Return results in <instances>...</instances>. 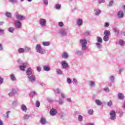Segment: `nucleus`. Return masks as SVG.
<instances>
[{
    "instance_id": "nucleus-1",
    "label": "nucleus",
    "mask_w": 125,
    "mask_h": 125,
    "mask_svg": "<svg viewBox=\"0 0 125 125\" xmlns=\"http://www.w3.org/2000/svg\"><path fill=\"white\" fill-rule=\"evenodd\" d=\"M80 42L82 45V51L86 50V48H87V45H86L87 44V41L85 39H81Z\"/></svg>"
},
{
    "instance_id": "nucleus-2",
    "label": "nucleus",
    "mask_w": 125,
    "mask_h": 125,
    "mask_svg": "<svg viewBox=\"0 0 125 125\" xmlns=\"http://www.w3.org/2000/svg\"><path fill=\"white\" fill-rule=\"evenodd\" d=\"M35 49L37 52L40 53V54H44V53H45V50L42 48V45L40 44H37L36 45Z\"/></svg>"
},
{
    "instance_id": "nucleus-3",
    "label": "nucleus",
    "mask_w": 125,
    "mask_h": 125,
    "mask_svg": "<svg viewBox=\"0 0 125 125\" xmlns=\"http://www.w3.org/2000/svg\"><path fill=\"white\" fill-rule=\"evenodd\" d=\"M104 36L103 40L104 42H108L109 41V35H111V32L109 30H105L104 31Z\"/></svg>"
},
{
    "instance_id": "nucleus-4",
    "label": "nucleus",
    "mask_w": 125,
    "mask_h": 125,
    "mask_svg": "<svg viewBox=\"0 0 125 125\" xmlns=\"http://www.w3.org/2000/svg\"><path fill=\"white\" fill-rule=\"evenodd\" d=\"M110 120H111V121H116V119H117V117L116 116V111H111L109 113Z\"/></svg>"
},
{
    "instance_id": "nucleus-5",
    "label": "nucleus",
    "mask_w": 125,
    "mask_h": 125,
    "mask_svg": "<svg viewBox=\"0 0 125 125\" xmlns=\"http://www.w3.org/2000/svg\"><path fill=\"white\" fill-rule=\"evenodd\" d=\"M39 24L40 26L43 28L46 27V20L44 19H40L39 21Z\"/></svg>"
},
{
    "instance_id": "nucleus-6",
    "label": "nucleus",
    "mask_w": 125,
    "mask_h": 125,
    "mask_svg": "<svg viewBox=\"0 0 125 125\" xmlns=\"http://www.w3.org/2000/svg\"><path fill=\"white\" fill-rule=\"evenodd\" d=\"M67 33H68V31H67V29L65 28H61L59 31V34L61 35V36H66Z\"/></svg>"
},
{
    "instance_id": "nucleus-7",
    "label": "nucleus",
    "mask_w": 125,
    "mask_h": 125,
    "mask_svg": "<svg viewBox=\"0 0 125 125\" xmlns=\"http://www.w3.org/2000/svg\"><path fill=\"white\" fill-rule=\"evenodd\" d=\"M15 26L17 29H21L22 28V23H21L20 21H15Z\"/></svg>"
},
{
    "instance_id": "nucleus-8",
    "label": "nucleus",
    "mask_w": 125,
    "mask_h": 125,
    "mask_svg": "<svg viewBox=\"0 0 125 125\" xmlns=\"http://www.w3.org/2000/svg\"><path fill=\"white\" fill-rule=\"evenodd\" d=\"M16 19L19 21H23V20H25V19H26V18L22 15H21L19 14H17L16 15Z\"/></svg>"
},
{
    "instance_id": "nucleus-9",
    "label": "nucleus",
    "mask_w": 125,
    "mask_h": 125,
    "mask_svg": "<svg viewBox=\"0 0 125 125\" xmlns=\"http://www.w3.org/2000/svg\"><path fill=\"white\" fill-rule=\"evenodd\" d=\"M28 80L30 83H34L36 82V77L34 75H30L28 76Z\"/></svg>"
},
{
    "instance_id": "nucleus-10",
    "label": "nucleus",
    "mask_w": 125,
    "mask_h": 125,
    "mask_svg": "<svg viewBox=\"0 0 125 125\" xmlns=\"http://www.w3.org/2000/svg\"><path fill=\"white\" fill-rule=\"evenodd\" d=\"M61 64L62 67V69H67V68L69 67V65H68V63H66V61H65L62 62Z\"/></svg>"
},
{
    "instance_id": "nucleus-11",
    "label": "nucleus",
    "mask_w": 125,
    "mask_h": 125,
    "mask_svg": "<svg viewBox=\"0 0 125 125\" xmlns=\"http://www.w3.org/2000/svg\"><path fill=\"white\" fill-rule=\"evenodd\" d=\"M88 83L90 87H95V85H96L95 82L93 81H89Z\"/></svg>"
},
{
    "instance_id": "nucleus-12",
    "label": "nucleus",
    "mask_w": 125,
    "mask_h": 125,
    "mask_svg": "<svg viewBox=\"0 0 125 125\" xmlns=\"http://www.w3.org/2000/svg\"><path fill=\"white\" fill-rule=\"evenodd\" d=\"M57 114V111L54 108H52L50 111V116H55Z\"/></svg>"
},
{
    "instance_id": "nucleus-13",
    "label": "nucleus",
    "mask_w": 125,
    "mask_h": 125,
    "mask_svg": "<svg viewBox=\"0 0 125 125\" xmlns=\"http://www.w3.org/2000/svg\"><path fill=\"white\" fill-rule=\"evenodd\" d=\"M62 57L64 59H68V58H69V54H68V53L66 52H63L62 55Z\"/></svg>"
},
{
    "instance_id": "nucleus-14",
    "label": "nucleus",
    "mask_w": 125,
    "mask_h": 125,
    "mask_svg": "<svg viewBox=\"0 0 125 125\" xmlns=\"http://www.w3.org/2000/svg\"><path fill=\"white\" fill-rule=\"evenodd\" d=\"M30 117H31V116L30 115V114H24V115L23 116V119L24 121H28V120H29L30 119Z\"/></svg>"
},
{
    "instance_id": "nucleus-15",
    "label": "nucleus",
    "mask_w": 125,
    "mask_h": 125,
    "mask_svg": "<svg viewBox=\"0 0 125 125\" xmlns=\"http://www.w3.org/2000/svg\"><path fill=\"white\" fill-rule=\"evenodd\" d=\"M118 98L120 100H123V99H125V96H124V94L122 93H119L117 95Z\"/></svg>"
},
{
    "instance_id": "nucleus-16",
    "label": "nucleus",
    "mask_w": 125,
    "mask_h": 125,
    "mask_svg": "<svg viewBox=\"0 0 125 125\" xmlns=\"http://www.w3.org/2000/svg\"><path fill=\"white\" fill-rule=\"evenodd\" d=\"M32 72H33V70H32L31 68H27L26 70V74L27 76H31V75H32Z\"/></svg>"
},
{
    "instance_id": "nucleus-17",
    "label": "nucleus",
    "mask_w": 125,
    "mask_h": 125,
    "mask_svg": "<svg viewBox=\"0 0 125 125\" xmlns=\"http://www.w3.org/2000/svg\"><path fill=\"white\" fill-rule=\"evenodd\" d=\"M40 123L41 125H45V124H46V120L45 119V118L44 117L41 118V119L40 120Z\"/></svg>"
},
{
    "instance_id": "nucleus-18",
    "label": "nucleus",
    "mask_w": 125,
    "mask_h": 125,
    "mask_svg": "<svg viewBox=\"0 0 125 125\" xmlns=\"http://www.w3.org/2000/svg\"><path fill=\"white\" fill-rule=\"evenodd\" d=\"M118 18H123L124 17V12L123 11H119L118 13Z\"/></svg>"
},
{
    "instance_id": "nucleus-19",
    "label": "nucleus",
    "mask_w": 125,
    "mask_h": 125,
    "mask_svg": "<svg viewBox=\"0 0 125 125\" xmlns=\"http://www.w3.org/2000/svg\"><path fill=\"white\" fill-rule=\"evenodd\" d=\"M83 19H79L77 21V23L78 26H82V25H83Z\"/></svg>"
},
{
    "instance_id": "nucleus-20",
    "label": "nucleus",
    "mask_w": 125,
    "mask_h": 125,
    "mask_svg": "<svg viewBox=\"0 0 125 125\" xmlns=\"http://www.w3.org/2000/svg\"><path fill=\"white\" fill-rule=\"evenodd\" d=\"M43 70L45 71L46 72H48L49 71H50V67L48 65L43 66Z\"/></svg>"
},
{
    "instance_id": "nucleus-21",
    "label": "nucleus",
    "mask_w": 125,
    "mask_h": 125,
    "mask_svg": "<svg viewBox=\"0 0 125 125\" xmlns=\"http://www.w3.org/2000/svg\"><path fill=\"white\" fill-rule=\"evenodd\" d=\"M113 31L116 36H119V35H120V30L118 29L113 28Z\"/></svg>"
},
{
    "instance_id": "nucleus-22",
    "label": "nucleus",
    "mask_w": 125,
    "mask_h": 125,
    "mask_svg": "<svg viewBox=\"0 0 125 125\" xmlns=\"http://www.w3.org/2000/svg\"><path fill=\"white\" fill-rule=\"evenodd\" d=\"M21 110H22L23 112H27V106H26V105L22 104L21 106Z\"/></svg>"
},
{
    "instance_id": "nucleus-23",
    "label": "nucleus",
    "mask_w": 125,
    "mask_h": 125,
    "mask_svg": "<svg viewBox=\"0 0 125 125\" xmlns=\"http://www.w3.org/2000/svg\"><path fill=\"white\" fill-rule=\"evenodd\" d=\"M96 46L98 49H101L102 48V43L97 42L96 43Z\"/></svg>"
},
{
    "instance_id": "nucleus-24",
    "label": "nucleus",
    "mask_w": 125,
    "mask_h": 125,
    "mask_svg": "<svg viewBox=\"0 0 125 125\" xmlns=\"http://www.w3.org/2000/svg\"><path fill=\"white\" fill-rule=\"evenodd\" d=\"M26 66H27L26 63L23 64L22 65H20L19 66L20 70H21V71H25V68H26Z\"/></svg>"
},
{
    "instance_id": "nucleus-25",
    "label": "nucleus",
    "mask_w": 125,
    "mask_h": 125,
    "mask_svg": "<svg viewBox=\"0 0 125 125\" xmlns=\"http://www.w3.org/2000/svg\"><path fill=\"white\" fill-rule=\"evenodd\" d=\"M95 102L98 106H101L102 105V102L99 100H95Z\"/></svg>"
},
{
    "instance_id": "nucleus-26",
    "label": "nucleus",
    "mask_w": 125,
    "mask_h": 125,
    "mask_svg": "<svg viewBox=\"0 0 125 125\" xmlns=\"http://www.w3.org/2000/svg\"><path fill=\"white\" fill-rule=\"evenodd\" d=\"M11 81H13V82L16 81V77H15V75L14 74H12L9 76Z\"/></svg>"
},
{
    "instance_id": "nucleus-27",
    "label": "nucleus",
    "mask_w": 125,
    "mask_h": 125,
    "mask_svg": "<svg viewBox=\"0 0 125 125\" xmlns=\"http://www.w3.org/2000/svg\"><path fill=\"white\" fill-rule=\"evenodd\" d=\"M58 103L60 105H63V104H64V99H62V98H60Z\"/></svg>"
},
{
    "instance_id": "nucleus-28",
    "label": "nucleus",
    "mask_w": 125,
    "mask_h": 125,
    "mask_svg": "<svg viewBox=\"0 0 125 125\" xmlns=\"http://www.w3.org/2000/svg\"><path fill=\"white\" fill-rule=\"evenodd\" d=\"M9 2H11L12 4H18V0H8Z\"/></svg>"
},
{
    "instance_id": "nucleus-29",
    "label": "nucleus",
    "mask_w": 125,
    "mask_h": 125,
    "mask_svg": "<svg viewBox=\"0 0 125 125\" xmlns=\"http://www.w3.org/2000/svg\"><path fill=\"white\" fill-rule=\"evenodd\" d=\"M56 73L58 75H63V71L59 68L56 69Z\"/></svg>"
},
{
    "instance_id": "nucleus-30",
    "label": "nucleus",
    "mask_w": 125,
    "mask_h": 125,
    "mask_svg": "<svg viewBox=\"0 0 125 125\" xmlns=\"http://www.w3.org/2000/svg\"><path fill=\"white\" fill-rule=\"evenodd\" d=\"M18 51L20 54L24 53V52H25V49L22 48H19L18 50Z\"/></svg>"
},
{
    "instance_id": "nucleus-31",
    "label": "nucleus",
    "mask_w": 125,
    "mask_h": 125,
    "mask_svg": "<svg viewBox=\"0 0 125 125\" xmlns=\"http://www.w3.org/2000/svg\"><path fill=\"white\" fill-rule=\"evenodd\" d=\"M76 53L77 55H79V56H82V55H83L84 53L83 51L77 50L76 51Z\"/></svg>"
},
{
    "instance_id": "nucleus-32",
    "label": "nucleus",
    "mask_w": 125,
    "mask_h": 125,
    "mask_svg": "<svg viewBox=\"0 0 125 125\" xmlns=\"http://www.w3.org/2000/svg\"><path fill=\"white\" fill-rule=\"evenodd\" d=\"M94 11L95 12V15H96L97 16L99 15L101 13V11L99 10V9L95 10Z\"/></svg>"
},
{
    "instance_id": "nucleus-33",
    "label": "nucleus",
    "mask_w": 125,
    "mask_h": 125,
    "mask_svg": "<svg viewBox=\"0 0 125 125\" xmlns=\"http://www.w3.org/2000/svg\"><path fill=\"white\" fill-rule=\"evenodd\" d=\"M97 42H99L101 43H102V42H103V41L102 40V38L100 37H97Z\"/></svg>"
},
{
    "instance_id": "nucleus-34",
    "label": "nucleus",
    "mask_w": 125,
    "mask_h": 125,
    "mask_svg": "<svg viewBox=\"0 0 125 125\" xmlns=\"http://www.w3.org/2000/svg\"><path fill=\"white\" fill-rule=\"evenodd\" d=\"M42 44H43L44 46H49V45H50V42H42Z\"/></svg>"
},
{
    "instance_id": "nucleus-35",
    "label": "nucleus",
    "mask_w": 125,
    "mask_h": 125,
    "mask_svg": "<svg viewBox=\"0 0 125 125\" xmlns=\"http://www.w3.org/2000/svg\"><path fill=\"white\" fill-rule=\"evenodd\" d=\"M55 7L57 10H60L61 9V4H57L55 5Z\"/></svg>"
},
{
    "instance_id": "nucleus-36",
    "label": "nucleus",
    "mask_w": 125,
    "mask_h": 125,
    "mask_svg": "<svg viewBox=\"0 0 125 125\" xmlns=\"http://www.w3.org/2000/svg\"><path fill=\"white\" fill-rule=\"evenodd\" d=\"M78 121L79 122H83V116L81 115L78 116Z\"/></svg>"
},
{
    "instance_id": "nucleus-37",
    "label": "nucleus",
    "mask_w": 125,
    "mask_h": 125,
    "mask_svg": "<svg viewBox=\"0 0 125 125\" xmlns=\"http://www.w3.org/2000/svg\"><path fill=\"white\" fill-rule=\"evenodd\" d=\"M61 98L62 99H65L66 98V95L65 94V93L61 92L60 93Z\"/></svg>"
},
{
    "instance_id": "nucleus-38",
    "label": "nucleus",
    "mask_w": 125,
    "mask_h": 125,
    "mask_svg": "<svg viewBox=\"0 0 125 125\" xmlns=\"http://www.w3.org/2000/svg\"><path fill=\"white\" fill-rule=\"evenodd\" d=\"M15 30V28L14 27H9L8 29V32H10V33H13Z\"/></svg>"
},
{
    "instance_id": "nucleus-39",
    "label": "nucleus",
    "mask_w": 125,
    "mask_h": 125,
    "mask_svg": "<svg viewBox=\"0 0 125 125\" xmlns=\"http://www.w3.org/2000/svg\"><path fill=\"white\" fill-rule=\"evenodd\" d=\"M5 16H6V17H7V18H11L12 17V15L10 12H6L5 13Z\"/></svg>"
},
{
    "instance_id": "nucleus-40",
    "label": "nucleus",
    "mask_w": 125,
    "mask_h": 125,
    "mask_svg": "<svg viewBox=\"0 0 125 125\" xmlns=\"http://www.w3.org/2000/svg\"><path fill=\"white\" fill-rule=\"evenodd\" d=\"M125 42L124 40H120L119 41V44H120V45H125Z\"/></svg>"
},
{
    "instance_id": "nucleus-41",
    "label": "nucleus",
    "mask_w": 125,
    "mask_h": 125,
    "mask_svg": "<svg viewBox=\"0 0 125 125\" xmlns=\"http://www.w3.org/2000/svg\"><path fill=\"white\" fill-rule=\"evenodd\" d=\"M110 81L111 83H114V82H115V77H114V76L111 75L110 77Z\"/></svg>"
},
{
    "instance_id": "nucleus-42",
    "label": "nucleus",
    "mask_w": 125,
    "mask_h": 125,
    "mask_svg": "<svg viewBox=\"0 0 125 125\" xmlns=\"http://www.w3.org/2000/svg\"><path fill=\"white\" fill-rule=\"evenodd\" d=\"M93 109H90L88 110V114H89V115H93Z\"/></svg>"
},
{
    "instance_id": "nucleus-43",
    "label": "nucleus",
    "mask_w": 125,
    "mask_h": 125,
    "mask_svg": "<svg viewBox=\"0 0 125 125\" xmlns=\"http://www.w3.org/2000/svg\"><path fill=\"white\" fill-rule=\"evenodd\" d=\"M17 105V101H14L12 103V107H16V106Z\"/></svg>"
},
{
    "instance_id": "nucleus-44",
    "label": "nucleus",
    "mask_w": 125,
    "mask_h": 125,
    "mask_svg": "<svg viewBox=\"0 0 125 125\" xmlns=\"http://www.w3.org/2000/svg\"><path fill=\"white\" fill-rule=\"evenodd\" d=\"M66 82L69 84H71V83H72V80H71V78H67Z\"/></svg>"
},
{
    "instance_id": "nucleus-45",
    "label": "nucleus",
    "mask_w": 125,
    "mask_h": 125,
    "mask_svg": "<svg viewBox=\"0 0 125 125\" xmlns=\"http://www.w3.org/2000/svg\"><path fill=\"white\" fill-rule=\"evenodd\" d=\"M30 94L32 95L33 96H36V95H38V94L35 91H32L31 93Z\"/></svg>"
},
{
    "instance_id": "nucleus-46",
    "label": "nucleus",
    "mask_w": 125,
    "mask_h": 125,
    "mask_svg": "<svg viewBox=\"0 0 125 125\" xmlns=\"http://www.w3.org/2000/svg\"><path fill=\"white\" fill-rule=\"evenodd\" d=\"M107 106H108V107H111V106H112V105H113L112 101H110L109 102H107Z\"/></svg>"
},
{
    "instance_id": "nucleus-47",
    "label": "nucleus",
    "mask_w": 125,
    "mask_h": 125,
    "mask_svg": "<svg viewBox=\"0 0 125 125\" xmlns=\"http://www.w3.org/2000/svg\"><path fill=\"white\" fill-rule=\"evenodd\" d=\"M36 107H37V108H39V107L41 106V103H40L39 101H37L36 103Z\"/></svg>"
},
{
    "instance_id": "nucleus-48",
    "label": "nucleus",
    "mask_w": 125,
    "mask_h": 125,
    "mask_svg": "<svg viewBox=\"0 0 125 125\" xmlns=\"http://www.w3.org/2000/svg\"><path fill=\"white\" fill-rule=\"evenodd\" d=\"M58 25L60 27H64V23L62 21L59 22Z\"/></svg>"
},
{
    "instance_id": "nucleus-49",
    "label": "nucleus",
    "mask_w": 125,
    "mask_h": 125,
    "mask_svg": "<svg viewBox=\"0 0 125 125\" xmlns=\"http://www.w3.org/2000/svg\"><path fill=\"white\" fill-rule=\"evenodd\" d=\"M114 4V1L111 0L109 2V4L107 5V6L110 7Z\"/></svg>"
},
{
    "instance_id": "nucleus-50",
    "label": "nucleus",
    "mask_w": 125,
    "mask_h": 125,
    "mask_svg": "<svg viewBox=\"0 0 125 125\" xmlns=\"http://www.w3.org/2000/svg\"><path fill=\"white\" fill-rule=\"evenodd\" d=\"M55 92L56 93H57V94H58L60 93H61L60 92V89H59L58 88L56 89L55 90Z\"/></svg>"
},
{
    "instance_id": "nucleus-51",
    "label": "nucleus",
    "mask_w": 125,
    "mask_h": 125,
    "mask_svg": "<svg viewBox=\"0 0 125 125\" xmlns=\"http://www.w3.org/2000/svg\"><path fill=\"white\" fill-rule=\"evenodd\" d=\"M84 36H89L90 35V32L87 31H85L84 33Z\"/></svg>"
},
{
    "instance_id": "nucleus-52",
    "label": "nucleus",
    "mask_w": 125,
    "mask_h": 125,
    "mask_svg": "<svg viewBox=\"0 0 125 125\" xmlns=\"http://www.w3.org/2000/svg\"><path fill=\"white\" fill-rule=\"evenodd\" d=\"M73 81L74 82V84H78V80L76 78H74Z\"/></svg>"
},
{
    "instance_id": "nucleus-53",
    "label": "nucleus",
    "mask_w": 125,
    "mask_h": 125,
    "mask_svg": "<svg viewBox=\"0 0 125 125\" xmlns=\"http://www.w3.org/2000/svg\"><path fill=\"white\" fill-rule=\"evenodd\" d=\"M104 90L105 91V92H109V91H110V90H109V88L108 87L104 88Z\"/></svg>"
},
{
    "instance_id": "nucleus-54",
    "label": "nucleus",
    "mask_w": 125,
    "mask_h": 125,
    "mask_svg": "<svg viewBox=\"0 0 125 125\" xmlns=\"http://www.w3.org/2000/svg\"><path fill=\"white\" fill-rule=\"evenodd\" d=\"M44 4L47 5L48 4V0H43Z\"/></svg>"
},
{
    "instance_id": "nucleus-55",
    "label": "nucleus",
    "mask_w": 125,
    "mask_h": 125,
    "mask_svg": "<svg viewBox=\"0 0 125 125\" xmlns=\"http://www.w3.org/2000/svg\"><path fill=\"white\" fill-rule=\"evenodd\" d=\"M110 25V24L108 22H105L104 23V27L105 28H108V27Z\"/></svg>"
},
{
    "instance_id": "nucleus-56",
    "label": "nucleus",
    "mask_w": 125,
    "mask_h": 125,
    "mask_svg": "<svg viewBox=\"0 0 125 125\" xmlns=\"http://www.w3.org/2000/svg\"><path fill=\"white\" fill-rule=\"evenodd\" d=\"M4 34V30L0 29V35H3Z\"/></svg>"
},
{
    "instance_id": "nucleus-57",
    "label": "nucleus",
    "mask_w": 125,
    "mask_h": 125,
    "mask_svg": "<svg viewBox=\"0 0 125 125\" xmlns=\"http://www.w3.org/2000/svg\"><path fill=\"white\" fill-rule=\"evenodd\" d=\"M30 51V50H31V48L29 47H26L25 49H24V51Z\"/></svg>"
},
{
    "instance_id": "nucleus-58",
    "label": "nucleus",
    "mask_w": 125,
    "mask_h": 125,
    "mask_svg": "<svg viewBox=\"0 0 125 125\" xmlns=\"http://www.w3.org/2000/svg\"><path fill=\"white\" fill-rule=\"evenodd\" d=\"M8 95L9 96H10V97H12V96H13L14 95V94L12 92H10L9 93Z\"/></svg>"
},
{
    "instance_id": "nucleus-59",
    "label": "nucleus",
    "mask_w": 125,
    "mask_h": 125,
    "mask_svg": "<svg viewBox=\"0 0 125 125\" xmlns=\"http://www.w3.org/2000/svg\"><path fill=\"white\" fill-rule=\"evenodd\" d=\"M3 83V78L0 76V84H1Z\"/></svg>"
},
{
    "instance_id": "nucleus-60",
    "label": "nucleus",
    "mask_w": 125,
    "mask_h": 125,
    "mask_svg": "<svg viewBox=\"0 0 125 125\" xmlns=\"http://www.w3.org/2000/svg\"><path fill=\"white\" fill-rule=\"evenodd\" d=\"M37 70L38 72H41V71H42V67L41 66H38L37 68Z\"/></svg>"
},
{
    "instance_id": "nucleus-61",
    "label": "nucleus",
    "mask_w": 125,
    "mask_h": 125,
    "mask_svg": "<svg viewBox=\"0 0 125 125\" xmlns=\"http://www.w3.org/2000/svg\"><path fill=\"white\" fill-rule=\"evenodd\" d=\"M104 2H105V0H100L99 1V4L104 3Z\"/></svg>"
},
{
    "instance_id": "nucleus-62",
    "label": "nucleus",
    "mask_w": 125,
    "mask_h": 125,
    "mask_svg": "<svg viewBox=\"0 0 125 125\" xmlns=\"http://www.w3.org/2000/svg\"><path fill=\"white\" fill-rule=\"evenodd\" d=\"M124 115V112L123 111L119 113V116L120 118H122Z\"/></svg>"
},
{
    "instance_id": "nucleus-63",
    "label": "nucleus",
    "mask_w": 125,
    "mask_h": 125,
    "mask_svg": "<svg viewBox=\"0 0 125 125\" xmlns=\"http://www.w3.org/2000/svg\"><path fill=\"white\" fill-rule=\"evenodd\" d=\"M14 94H16L17 91H16V89H13L12 90V91H11Z\"/></svg>"
},
{
    "instance_id": "nucleus-64",
    "label": "nucleus",
    "mask_w": 125,
    "mask_h": 125,
    "mask_svg": "<svg viewBox=\"0 0 125 125\" xmlns=\"http://www.w3.org/2000/svg\"><path fill=\"white\" fill-rule=\"evenodd\" d=\"M122 108H123V109H125V101H124V103L122 105Z\"/></svg>"
}]
</instances>
